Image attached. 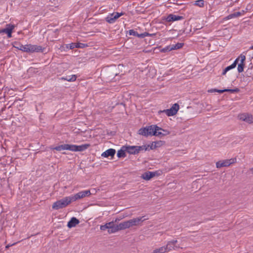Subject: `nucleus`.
<instances>
[{"mask_svg":"<svg viewBox=\"0 0 253 253\" xmlns=\"http://www.w3.org/2000/svg\"><path fill=\"white\" fill-rule=\"evenodd\" d=\"M144 217V216L137 217L121 222L122 230L129 228L133 226L140 225L141 222L148 219V218H145Z\"/></svg>","mask_w":253,"mask_h":253,"instance_id":"obj_1","label":"nucleus"},{"mask_svg":"<svg viewBox=\"0 0 253 253\" xmlns=\"http://www.w3.org/2000/svg\"><path fill=\"white\" fill-rule=\"evenodd\" d=\"M73 201L71 196L66 197L54 202L52 205V208L53 209L57 210L67 207Z\"/></svg>","mask_w":253,"mask_h":253,"instance_id":"obj_2","label":"nucleus"},{"mask_svg":"<svg viewBox=\"0 0 253 253\" xmlns=\"http://www.w3.org/2000/svg\"><path fill=\"white\" fill-rule=\"evenodd\" d=\"M236 161L237 159L236 158L219 161L216 163V167L217 169H220L222 167H227L236 163Z\"/></svg>","mask_w":253,"mask_h":253,"instance_id":"obj_3","label":"nucleus"},{"mask_svg":"<svg viewBox=\"0 0 253 253\" xmlns=\"http://www.w3.org/2000/svg\"><path fill=\"white\" fill-rule=\"evenodd\" d=\"M154 130H156L155 128V125H151L149 126L140 128L138 130V133L139 134L144 136H148L149 135H153Z\"/></svg>","mask_w":253,"mask_h":253,"instance_id":"obj_4","label":"nucleus"},{"mask_svg":"<svg viewBox=\"0 0 253 253\" xmlns=\"http://www.w3.org/2000/svg\"><path fill=\"white\" fill-rule=\"evenodd\" d=\"M108 227V232L109 234L116 233L120 230H122L121 223L118 225L115 224L114 221L107 223Z\"/></svg>","mask_w":253,"mask_h":253,"instance_id":"obj_5","label":"nucleus"},{"mask_svg":"<svg viewBox=\"0 0 253 253\" xmlns=\"http://www.w3.org/2000/svg\"><path fill=\"white\" fill-rule=\"evenodd\" d=\"M93 193H91V191L89 190L81 191L74 195L71 196V198L73 202L77 200L84 198L85 197H88L90 196Z\"/></svg>","mask_w":253,"mask_h":253,"instance_id":"obj_6","label":"nucleus"},{"mask_svg":"<svg viewBox=\"0 0 253 253\" xmlns=\"http://www.w3.org/2000/svg\"><path fill=\"white\" fill-rule=\"evenodd\" d=\"M179 108V105L177 103H175L170 109L161 111L160 112H164L167 115V116H172L177 113Z\"/></svg>","mask_w":253,"mask_h":253,"instance_id":"obj_7","label":"nucleus"},{"mask_svg":"<svg viewBox=\"0 0 253 253\" xmlns=\"http://www.w3.org/2000/svg\"><path fill=\"white\" fill-rule=\"evenodd\" d=\"M155 128L156 130H154L153 135L158 137H162L164 136L167 135L170 133V132L166 129H164L156 125H155Z\"/></svg>","mask_w":253,"mask_h":253,"instance_id":"obj_8","label":"nucleus"},{"mask_svg":"<svg viewBox=\"0 0 253 253\" xmlns=\"http://www.w3.org/2000/svg\"><path fill=\"white\" fill-rule=\"evenodd\" d=\"M90 146L89 144H84L81 145H71V151L74 152L83 151Z\"/></svg>","mask_w":253,"mask_h":253,"instance_id":"obj_9","label":"nucleus"},{"mask_svg":"<svg viewBox=\"0 0 253 253\" xmlns=\"http://www.w3.org/2000/svg\"><path fill=\"white\" fill-rule=\"evenodd\" d=\"M183 44H184L183 43H177L175 44L169 45L167 46V47L163 48L161 50V51L163 52H165L169 51H171L172 50L178 49L181 48L183 46Z\"/></svg>","mask_w":253,"mask_h":253,"instance_id":"obj_10","label":"nucleus"},{"mask_svg":"<svg viewBox=\"0 0 253 253\" xmlns=\"http://www.w3.org/2000/svg\"><path fill=\"white\" fill-rule=\"evenodd\" d=\"M238 118L240 120L246 122L248 124L253 123V117L249 114H241L238 115Z\"/></svg>","mask_w":253,"mask_h":253,"instance_id":"obj_11","label":"nucleus"},{"mask_svg":"<svg viewBox=\"0 0 253 253\" xmlns=\"http://www.w3.org/2000/svg\"><path fill=\"white\" fill-rule=\"evenodd\" d=\"M27 52H42V48L37 45L27 44Z\"/></svg>","mask_w":253,"mask_h":253,"instance_id":"obj_12","label":"nucleus"},{"mask_svg":"<svg viewBox=\"0 0 253 253\" xmlns=\"http://www.w3.org/2000/svg\"><path fill=\"white\" fill-rule=\"evenodd\" d=\"M177 243V240H172L168 242L166 246L168 252L171 251L172 249L176 250L177 249H179L180 248V246H177L176 245Z\"/></svg>","mask_w":253,"mask_h":253,"instance_id":"obj_13","label":"nucleus"},{"mask_svg":"<svg viewBox=\"0 0 253 253\" xmlns=\"http://www.w3.org/2000/svg\"><path fill=\"white\" fill-rule=\"evenodd\" d=\"M15 26L11 24H7L6 25V27L5 28L2 29L0 33H4L7 35L8 38H10L11 37V34L13 30L14 29Z\"/></svg>","mask_w":253,"mask_h":253,"instance_id":"obj_14","label":"nucleus"},{"mask_svg":"<svg viewBox=\"0 0 253 253\" xmlns=\"http://www.w3.org/2000/svg\"><path fill=\"white\" fill-rule=\"evenodd\" d=\"M50 149L52 150H55L58 151H61L62 150H70L71 151V145L64 144L62 145H60L55 147H50Z\"/></svg>","mask_w":253,"mask_h":253,"instance_id":"obj_15","label":"nucleus"},{"mask_svg":"<svg viewBox=\"0 0 253 253\" xmlns=\"http://www.w3.org/2000/svg\"><path fill=\"white\" fill-rule=\"evenodd\" d=\"M116 153V151L114 149H109L102 153L101 156L104 158H107L109 157H113Z\"/></svg>","mask_w":253,"mask_h":253,"instance_id":"obj_16","label":"nucleus"},{"mask_svg":"<svg viewBox=\"0 0 253 253\" xmlns=\"http://www.w3.org/2000/svg\"><path fill=\"white\" fill-rule=\"evenodd\" d=\"M165 143V141L161 140L153 142L150 145H149V147L151 150L155 149L157 148L163 146Z\"/></svg>","mask_w":253,"mask_h":253,"instance_id":"obj_17","label":"nucleus"},{"mask_svg":"<svg viewBox=\"0 0 253 253\" xmlns=\"http://www.w3.org/2000/svg\"><path fill=\"white\" fill-rule=\"evenodd\" d=\"M156 174V172L147 171L142 174L141 177L146 180H149L151 178L154 177Z\"/></svg>","mask_w":253,"mask_h":253,"instance_id":"obj_18","label":"nucleus"},{"mask_svg":"<svg viewBox=\"0 0 253 253\" xmlns=\"http://www.w3.org/2000/svg\"><path fill=\"white\" fill-rule=\"evenodd\" d=\"M69 46L70 49H73L74 48H84L86 47L87 45L83 43H72L71 44L67 45V47Z\"/></svg>","mask_w":253,"mask_h":253,"instance_id":"obj_19","label":"nucleus"},{"mask_svg":"<svg viewBox=\"0 0 253 253\" xmlns=\"http://www.w3.org/2000/svg\"><path fill=\"white\" fill-rule=\"evenodd\" d=\"M126 152L131 154L138 153L137 146H126Z\"/></svg>","mask_w":253,"mask_h":253,"instance_id":"obj_20","label":"nucleus"},{"mask_svg":"<svg viewBox=\"0 0 253 253\" xmlns=\"http://www.w3.org/2000/svg\"><path fill=\"white\" fill-rule=\"evenodd\" d=\"M79 220L76 217L71 218V220L68 222L67 226L71 228L73 227H75L77 224L79 223Z\"/></svg>","mask_w":253,"mask_h":253,"instance_id":"obj_21","label":"nucleus"},{"mask_svg":"<svg viewBox=\"0 0 253 253\" xmlns=\"http://www.w3.org/2000/svg\"><path fill=\"white\" fill-rule=\"evenodd\" d=\"M182 17L180 16H177L173 14H170L169 15L167 18V21L170 22V21H177L181 19Z\"/></svg>","mask_w":253,"mask_h":253,"instance_id":"obj_22","label":"nucleus"},{"mask_svg":"<svg viewBox=\"0 0 253 253\" xmlns=\"http://www.w3.org/2000/svg\"><path fill=\"white\" fill-rule=\"evenodd\" d=\"M237 64V60H235L233 63L231 65L226 67L222 72V75H225L226 73L229 70L235 68Z\"/></svg>","mask_w":253,"mask_h":253,"instance_id":"obj_23","label":"nucleus"},{"mask_svg":"<svg viewBox=\"0 0 253 253\" xmlns=\"http://www.w3.org/2000/svg\"><path fill=\"white\" fill-rule=\"evenodd\" d=\"M126 146H123L120 150H119L117 152V156L119 158L125 157L126 153Z\"/></svg>","mask_w":253,"mask_h":253,"instance_id":"obj_24","label":"nucleus"},{"mask_svg":"<svg viewBox=\"0 0 253 253\" xmlns=\"http://www.w3.org/2000/svg\"><path fill=\"white\" fill-rule=\"evenodd\" d=\"M239 91V89L238 88H236L233 89H216V92L221 93L224 92H229L230 93H236L238 92Z\"/></svg>","mask_w":253,"mask_h":253,"instance_id":"obj_25","label":"nucleus"},{"mask_svg":"<svg viewBox=\"0 0 253 253\" xmlns=\"http://www.w3.org/2000/svg\"><path fill=\"white\" fill-rule=\"evenodd\" d=\"M168 252L166 246L153 250L152 253H165Z\"/></svg>","mask_w":253,"mask_h":253,"instance_id":"obj_26","label":"nucleus"},{"mask_svg":"<svg viewBox=\"0 0 253 253\" xmlns=\"http://www.w3.org/2000/svg\"><path fill=\"white\" fill-rule=\"evenodd\" d=\"M77 77L75 75H72L71 76H66V77H62V80H66L69 82H74L76 81Z\"/></svg>","mask_w":253,"mask_h":253,"instance_id":"obj_27","label":"nucleus"},{"mask_svg":"<svg viewBox=\"0 0 253 253\" xmlns=\"http://www.w3.org/2000/svg\"><path fill=\"white\" fill-rule=\"evenodd\" d=\"M106 20L109 23H113L115 22L116 19L115 17H114V15L112 14H111L106 18Z\"/></svg>","mask_w":253,"mask_h":253,"instance_id":"obj_28","label":"nucleus"},{"mask_svg":"<svg viewBox=\"0 0 253 253\" xmlns=\"http://www.w3.org/2000/svg\"><path fill=\"white\" fill-rule=\"evenodd\" d=\"M149 147V145H142V146H137V150H138V152L139 153L141 151H146L148 150Z\"/></svg>","mask_w":253,"mask_h":253,"instance_id":"obj_29","label":"nucleus"},{"mask_svg":"<svg viewBox=\"0 0 253 253\" xmlns=\"http://www.w3.org/2000/svg\"><path fill=\"white\" fill-rule=\"evenodd\" d=\"M129 34L130 35H133V36H137V37H144L145 36V34H141V35H139L137 33V32H136L135 31H134V30H129Z\"/></svg>","mask_w":253,"mask_h":253,"instance_id":"obj_30","label":"nucleus"},{"mask_svg":"<svg viewBox=\"0 0 253 253\" xmlns=\"http://www.w3.org/2000/svg\"><path fill=\"white\" fill-rule=\"evenodd\" d=\"M236 60H237V63L240 60V63L244 64V62L246 60V56L244 55L241 54L238 58Z\"/></svg>","mask_w":253,"mask_h":253,"instance_id":"obj_31","label":"nucleus"},{"mask_svg":"<svg viewBox=\"0 0 253 253\" xmlns=\"http://www.w3.org/2000/svg\"><path fill=\"white\" fill-rule=\"evenodd\" d=\"M240 15H241V13L240 12H237L229 15L228 17V18H232Z\"/></svg>","mask_w":253,"mask_h":253,"instance_id":"obj_32","label":"nucleus"},{"mask_svg":"<svg viewBox=\"0 0 253 253\" xmlns=\"http://www.w3.org/2000/svg\"><path fill=\"white\" fill-rule=\"evenodd\" d=\"M17 48L24 52H27V44L20 45V47H17Z\"/></svg>","mask_w":253,"mask_h":253,"instance_id":"obj_33","label":"nucleus"},{"mask_svg":"<svg viewBox=\"0 0 253 253\" xmlns=\"http://www.w3.org/2000/svg\"><path fill=\"white\" fill-rule=\"evenodd\" d=\"M244 64L239 63L238 66V71L241 73L244 71Z\"/></svg>","mask_w":253,"mask_h":253,"instance_id":"obj_34","label":"nucleus"},{"mask_svg":"<svg viewBox=\"0 0 253 253\" xmlns=\"http://www.w3.org/2000/svg\"><path fill=\"white\" fill-rule=\"evenodd\" d=\"M195 4L200 7H203L204 6V2L203 0H198L195 2Z\"/></svg>","mask_w":253,"mask_h":253,"instance_id":"obj_35","label":"nucleus"},{"mask_svg":"<svg viewBox=\"0 0 253 253\" xmlns=\"http://www.w3.org/2000/svg\"><path fill=\"white\" fill-rule=\"evenodd\" d=\"M112 14L114 15V17H115L116 19L117 20L118 18H119L120 16L123 15L124 14L123 13H113Z\"/></svg>","mask_w":253,"mask_h":253,"instance_id":"obj_36","label":"nucleus"},{"mask_svg":"<svg viewBox=\"0 0 253 253\" xmlns=\"http://www.w3.org/2000/svg\"><path fill=\"white\" fill-rule=\"evenodd\" d=\"M100 229L102 231H105V230L108 229L107 223L105 225H101Z\"/></svg>","mask_w":253,"mask_h":253,"instance_id":"obj_37","label":"nucleus"},{"mask_svg":"<svg viewBox=\"0 0 253 253\" xmlns=\"http://www.w3.org/2000/svg\"><path fill=\"white\" fill-rule=\"evenodd\" d=\"M20 45H22V44H21L18 43H15V45H14V47L17 48V47H20Z\"/></svg>","mask_w":253,"mask_h":253,"instance_id":"obj_38","label":"nucleus"},{"mask_svg":"<svg viewBox=\"0 0 253 253\" xmlns=\"http://www.w3.org/2000/svg\"><path fill=\"white\" fill-rule=\"evenodd\" d=\"M208 92H216V89H210L208 90Z\"/></svg>","mask_w":253,"mask_h":253,"instance_id":"obj_39","label":"nucleus"},{"mask_svg":"<svg viewBox=\"0 0 253 253\" xmlns=\"http://www.w3.org/2000/svg\"><path fill=\"white\" fill-rule=\"evenodd\" d=\"M15 244V243H14V244H12V245H7V246H6V248H9L10 246H12V245H14Z\"/></svg>","mask_w":253,"mask_h":253,"instance_id":"obj_40","label":"nucleus"},{"mask_svg":"<svg viewBox=\"0 0 253 253\" xmlns=\"http://www.w3.org/2000/svg\"><path fill=\"white\" fill-rule=\"evenodd\" d=\"M250 49H253V45L250 47Z\"/></svg>","mask_w":253,"mask_h":253,"instance_id":"obj_41","label":"nucleus"},{"mask_svg":"<svg viewBox=\"0 0 253 253\" xmlns=\"http://www.w3.org/2000/svg\"><path fill=\"white\" fill-rule=\"evenodd\" d=\"M250 171L253 172V168H251L250 169Z\"/></svg>","mask_w":253,"mask_h":253,"instance_id":"obj_42","label":"nucleus"},{"mask_svg":"<svg viewBox=\"0 0 253 253\" xmlns=\"http://www.w3.org/2000/svg\"><path fill=\"white\" fill-rule=\"evenodd\" d=\"M117 220H119V219H116V220H115V222H116L117 221Z\"/></svg>","mask_w":253,"mask_h":253,"instance_id":"obj_43","label":"nucleus"},{"mask_svg":"<svg viewBox=\"0 0 253 253\" xmlns=\"http://www.w3.org/2000/svg\"><path fill=\"white\" fill-rule=\"evenodd\" d=\"M92 192H95L96 191H95V189H93V190H92Z\"/></svg>","mask_w":253,"mask_h":253,"instance_id":"obj_44","label":"nucleus"}]
</instances>
